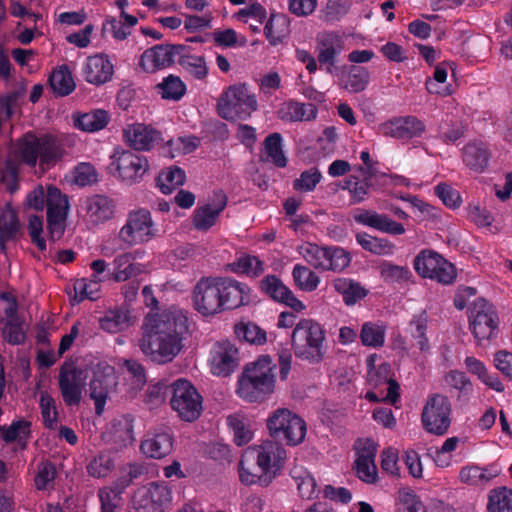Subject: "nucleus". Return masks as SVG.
I'll use <instances>...</instances> for the list:
<instances>
[{"label":"nucleus","mask_w":512,"mask_h":512,"mask_svg":"<svg viewBox=\"0 0 512 512\" xmlns=\"http://www.w3.org/2000/svg\"><path fill=\"white\" fill-rule=\"evenodd\" d=\"M251 288L229 276L201 277L192 290L193 308L203 317H213L225 311L247 306Z\"/></svg>","instance_id":"obj_1"},{"label":"nucleus","mask_w":512,"mask_h":512,"mask_svg":"<svg viewBox=\"0 0 512 512\" xmlns=\"http://www.w3.org/2000/svg\"><path fill=\"white\" fill-rule=\"evenodd\" d=\"M276 365L269 355H262L247 364L238 379L237 394L248 402H261L270 396L275 387Z\"/></svg>","instance_id":"obj_2"},{"label":"nucleus","mask_w":512,"mask_h":512,"mask_svg":"<svg viewBox=\"0 0 512 512\" xmlns=\"http://www.w3.org/2000/svg\"><path fill=\"white\" fill-rule=\"evenodd\" d=\"M256 451V465L259 471H251L241 460L239 463V478L245 485L259 484L266 487L280 474L287 453L284 447L275 442H262Z\"/></svg>","instance_id":"obj_3"},{"label":"nucleus","mask_w":512,"mask_h":512,"mask_svg":"<svg viewBox=\"0 0 512 512\" xmlns=\"http://www.w3.org/2000/svg\"><path fill=\"white\" fill-rule=\"evenodd\" d=\"M325 330L313 319H300L291 334V345L296 358L318 364L326 353Z\"/></svg>","instance_id":"obj_4"},{"label":"nucleus","mask_w":512,"mask_h":512,"mask_svg":"<svg viewBox=\"0 0 512 512\" xmlns=\"http://www.w3.org/2000/svg\"><path fill=\"white\" fill-rule=\"evenodd\" d=\"M19 155L23 163L35 167L50 168L62 159L64 148L61 142L52 134L37 136L32 132L26 133L18 144Z\"/></svg>","instance_id":"obj_5"},{"label":"nucleus","mask_w":512,"mask_h":512,"mask_svg":"<svg viewBox=\"0 0 512 512\" xmlns=\"http://www.w3.org/2000/svg\"><path fill=\"white\" fill-rule=\"evenodd\" d=\"M217 109L219 116L227 121H245L258 109V101L246 83H238L221 94Z\"/></svg>","instance_id":"obj_6"},{"label":"nucleus","mask_w":512,"mask_h":512,"mask_svg":"<svg viewBox=\"0 0 512 512\" xmlns=\"http://www.w3.org/2000/svg\"><path fill=\"white\" fill-rule=\"evenodd\" d=\"M267 428L272 439L264 442H275L282 447V443L288 446L302 443L307 432L306 422L299 415L285 408L277 409L267 419Z\"/></svg>","instance_id":"obj_7"},{"label":"nucleus","mask_w":512,"mask_h":512,"mask_svg":"<svg viewBox=\"0 0 512 512\" xmlns=\"http://www.w3.org/2000/svg\"><path fill=\"white\" fill-rule=\"evenodd\" d=\"M170 405L187 422L196 420L202 411V397L190 381L179 378L170 384Z\"/></svg>","instance_id":"obj_8"},{"label":"nucleus","mask_w":512,"mask_h":512,"mask_svg":"<svg viewBox=\"0 0 512 512\" xmlns=\"http://www.w3.org/2000/svg\"><path fill=\"white\" fill-rule=\"evenodd\" d=\"M452 404L446 395L428 396L421 414L423 428L430 434L442 436L451 425Z\"/></svg>","instance_id":"obj_9"},{"label":"nucleus","mask_w":512,"mask_h":512,"mask_svg":"<svg viewBox=\"0 0 512 512\" xmlns=\"http://www.w3.org/2000/svg\"><path fill=\"white\" fill-rule=\"evenodd\" d=\"M413 266L418 275L449 285L454 282L457 273L452 263L433 250H422L414 258Z\"/></svg>","instance_id":"obj_10"},{"label":"nucleus","mask_w":512,"mask_h":512,"mask_svg":"<svg viewBox=\"0 0 512 512\" xmlns=\"http://www.w3.org/2000/svg\"><path fill=\"white\" fill-rule=\"evenodd\" d=\"M469 328L477 342L490 340L496 334L499 318L498 314L487 300L476 299L468 308Z\"/></svg>","instance_id":"obj_11"},{"label":"nucleus","mask_w":512,"mask_h":512,"mask_svg":"<svg viewBox=\"0 0 512 512\" xmlns=\"http://www.w3.org/2000/svg\"><path fill=\"white\" fill-rule=\"evenodd\" d=\"M70 203L68 195L54 186L48 185V199L46 203L47 232L50 241L60 240L66 230Z\"/></svg>","instance_id":"obj_12"},{"label":"nucleus","mask_w":512,"mask_h":512,"mask_svg":"<svg viewBox=\"0 0 512 512\" xmlns=\"http://www.w3.org/2000/svg\"><path fill=\"white\" fill-rule=\"evenodd\" d=\"M117 385V376L114 366L107 362H99L93 372L89 384V395L95 403V412L101 415L106 405L109 392Z\"/></svg>","instance_id":"obj_13"},{"label":"nucleus","mask_w":512,"mask_h":512,"mask_svg":"<svg viewBox=\"0 0 512 512\" xmlns=\"http://www.w3.org/2000/svg\"><path fill=\"white\" fill-rule=\"evenodd\" d=\"M182 336L163 337L146 334L141 340L140 348L153 361L167 363L172 361L180 352Z\"/></svg>","instance_id":"obj_14"},{"label":"nucleus","mask_w":512,"mask_h":512,"mask_svg":"<svg viewBox=\"0 0 512 512\" xmlns=\"http://www.w3.org/2000/svg\"><path fill=\"white\" fill-rule=\"evenodd\" d=\"M186 50L182 44H158L147 49L141 56L139 65L146 72L170 67Z\"/></svg>","instance_id":"obj_15"},{"label":"nucleus","mask_w":512,"mask_h":512,"mask_svg":"<svg viewBox=\"0 0 512 512\" xmlns=\"http://www.w3.org/2000/svg\"><path fill=\"white\" fill-rule=\"evenodd\" d=\"M210 369L214 376H230L240 364L239 349L232 342H216L210 351Z\"/></svg>","instance_id":"obj_16"},{"label":"nucleus","mask_w":512,"mask_h":512,"mask_svg":"<svg viewBox=\"0 0 512 512\" xmlns=\"http://www.w3.org/2000/svg\"><path fill=\"white\" fill-rule=\"evenodd\" d=\"M423 121L415 116H400L385 121L378 126V133L398 140L420 137L425 131Z\"/></svg>","instance_id":"obj_17"},{"label":"nucleus","mask_w":512,"mask_h":512,"mask_svg":"<svg viewBox=\"0 0 512 512\" xmlns=\"http://www.w3.org/2000/svg\"><path fill=\"white\" fill-rule=\"evenodd\" d=\"M188 331V318L178 309H169L158 314L147 334L163 337L182 336Z\"/></svg>","instance_id":"obj_18"},{"label":"nucleus","mask_w":512,"mask_h":512,"mask_svg":"<svg viewBox=\"0 0 512 512\" xmlns=\"http://www.w3.org/2000/svg\"><path fill=\"white\" fill-rule=\"evenodd\" d=\"M228 198L222 190L213 192L211 201L198 206L193 212V226L198 231H208L213 227L227 206Z\"/></svg>","instance_id":"obj_19"},{"label":"nucleus","mask_w":512,"mask_h":512,"mask_svg":"<svg viewBox=\"0 0 512 512\" xmlns=\"http://www.w3.org/2000/svg\"><path fill=\"white\" fill-rule=\"evenodd\" d=\"M317 61L320 66L326 67L327 73H332V69L337 62V57L344 49V40L336 32L329 31L321 33L316 38Z\"/></svg>","instance_id":"obj_20"},{"label":"nucleus","mask_w":512,"mask_h":512,"mask_svg":"<svg viewBox=\"0 0 512 512\" xmlns=\"http://www.w3.org/2000/svg\"><path fill=\"white\" fill-rule=\"evenodd\" d=\"M82 370L72 365L63 366L59 373V388L63 401L68 406L80 403L82 395Z\"/></svg>","instance_id":"obj_21"},{"label":"nucleus","mask_w":512,"mask_h":512,"mask_svg":"<svg viewBox=\"0 0 512 512\" xmlns=\"http://www.w3.org/2000/svg\"><path fill=\"white\" fill-rule=\"evenodd\" d=\"M353 219L360 225L389 235H402L405 233L403 224L394 221L386 214H380L371 209H357L353 214Z\"/></svg>","instance_id":"obj_22"},{"label":"nucleus","mask_w":512,"mask_h":512,"mask_svg":"<svg viewBox=\"0 0 512 512\" xmlns=\"http://www.w3.org/2000/svg\"><path fill=\"white\" fill-rule=\"evenodd\" d=\"M500 473L501 467L497 463H490L485 466L467 464L460 469L458 478L465 485L485 487L498 477Z\"/></svg>","instance_id":"obj_23"},{"label":"nucleus","mask_w":512,"mask_h":512,"mask_svg":"<svg viewBox=\"0 0 512 512\" xmlns=\"http://www.w3.org/2000/svg\"><path fill=\"white\" fill-rule=\"evenodd\" d=\"M81 208L89 221L94 225H98L113 217L115 203L108 196L94 194L82 200Z\"/></svg>","instance_id":"obj_24"},{"label":"nucleus","mask_w":512,"mask_h":512,"mask_svg":"<svg viewBox=\"0 0 512 512\" xmlns=\"http://www.w3.org/2000/svg\"><path fill=\"white\" fill-rule=\"evenodd\" d=\"M377 448L373 440L366 439L358 448L355 468L358 478L368 484H373L377 480V467L375 457Z\"/></svg>","instance_id":"obj_25"},{"label":"nucleus","mask_w":512,"mask_h":512,"mask_svg":"<svg viewBox=\"0 0 512 512\" xmlns=\"http://www.w3.org/2000/svg\"><path fill=\"white\" fill-rule=\"evenodd\" d=\"M82 76L86 82L99 86L107 83L113 76V65L102 54L87 57L82 66Z\"/></svg>","instance_id":"obj_26"},{"label":"nucleus","mask_w":512,"mask_h":512,"mask_svg":"<svg viewBox=\"0 0 512 512\" xmlns=\"http://www.w3.org/2000/svg\"><path fill=\"white\" fill-rule=\"evenodd\" d=\"M390 372L391 367L388 363H382L377 368L368 369L367 383L373 389H382L384 386H387V392L383 399L395 404L400 398V386L390 376Z\"/></svg>","instance_id":"obj_27"},{"label":"nucleus","mask_w":512,"mask_h":512,"mask_svg":"<svg viewBox=\"0 0 512 512\" xmlns=\"http://www.w3.org/2000/svg\"><path fill=\"white\" fill-rule=\"evenodd\" d=\"M463 163L470 170L482 173L489 165L491 151L486 142L480 140L469 141L461 150Z\"/></svg>","instance_id":"obj_28"},{"label":"nucleus","mask_w":512,"mask_h":512,"mask_svg":"<svg viewBox=\"0 0 512 512\" xmlns=\"http://www.w3.org/2000/svg\"><path fill=\"white\" fill-rule=\"evenodd\" d=\"M356 170L361 177L349 175L341 186L342 190L349 192L351 204H360L368 199L372 187L373 176L370 175L369 171L361 165L357 166Z\"/></svg>","instance_id":"obj_29"},{"label":"nucleus","mask_w":512,"mask_h":512,"mask_svg":"<svg viewBox=\"0 0 512 512\" xmlns=\"http://www.w3.org/2000/svg\"><path fill=\"white\" fill-rule=\"evenodd\" d=\"M317 108L311 103H301L290 99L283 102L278 111L277 116L284 122H302L311 121L317 117Z\"/></svg>","instance_id":"obj_30"},{"label":"nucleus","mask_w":512,"mask_h":512,"mask_svg":"<svg viewBox=\"0 0 512 512\" xmlns=\"http://www.w3.org/2000/svg\"><path fill=\"white\" fill-rule=\"evenodd\" d=\"M154 235L153 222L148 210L130 212V245L147 242Z\"/></svg>","instance_id":"obj_31"},{"label":"nucleus","mask_w":512,"mask_h":512,"mask_svg":"<svg viewBox=\"0 0 512 512\" xmlns=\"http://www.w3.org/2000/svg\"><path fill=\"white\" fill-rule=\"evenodd\" d=\"M140 449L147 457L161 459L173 449L172 435L167 431L155 432L141 442Z\"/></svg>","instance_id":"obj_32"},{"label":"nucleus","mask_w":512,"mask_h":512,"mask_svg":"<svg viewBox=\"0 0 512 512\" xmlns=\"http://www.w3.org/2000/svg\"><path fill=\"white\" fill-rule=\"evenodd\" d=\"M161 140V133L150 125H130V148L136 151H150Z\"/></svg>","instance_id":"obj_33"},{"label":"nucleus","mask_w":512,"mask_h":512,"mask_svg":"<svg viewBox=\"0 0 512 512\" xmlns=\"http://www.w3.org/2000/svg\"><path fill=\"white\" fill-rule=\"evenodd\" d=\"M74 126L84 132H97L104 129L109 121V113L104 109H93L85 113L73 114Z\"/></svg>","instance_id":"obj_34"},{"label":"nucleus","mask_w":512,"mask_h":512,"mask_svg":"<svg viewBox=\"0 0 512 512\" xmlns=\"http://www.w3.org/2000/svg\"><path fill=\"white\" fill-rule=\"evenodd\" d=\"M290 20L282 13H272L264 26V35L271 46L282 44L289 34Z\"/></svg>","instance_id":"obj_35"},{"label":"nucleus","mask_w":512,"mask_h":512,"mask_svg":"<svg viewBox=\"0 0 512 512\" xmlns=\"http://www.w3.org/2000/svg\"><path fill=\"white\" fill-rule=\"evenodd\" d=\"M7 320L2 328V337L10 345H21L26 340V331L23 328V322L17 315L14 307L5 310Z\"/></svg>","instance_id":"obj_36"},{"label":"nucleus","mask_w":512,"mask_h":512,"mask_svg":"<svg viewBox=\"0 0 512 512\" xmlns=\"http://www.w3.org/2000/svg\"><path fill=\"white\" fill-rule=\"evenodd\" d=\"M333 287L336 292L342 295L343 301L347 306L355 305L368 294V290L365 287L349 278H336L333 281Z\"/></svg>","instance_id":"obj_37"},{"label":"nucleus","mask_w":512,"mask_h":512,"mask_svg":"<svg viewBox=\"0 0 512 512\" xmlns=\"http://www.w3.org/2000/svg\"><path fill=\"white\" fill-rule=\"evenodd\" d=\"M428 321L427 312L422 310L412 316L408 327L411 338L416 342L420 351L424 353L430 350V341L427 335Z\"/></svg>","instance_id":"obj_38"},{"label":"nucleus","mask_w":512,"mask_h":512,"mask_svg":"<svg viewBox=\"0 0 512 512\" xmlns=\"http://www.w3.org/2000/svg\"><path fill=\"white\" fill-rule=\"evenodd\" d=\"M31 436V422L19 418L12 421L9 426L4 425L3 441L6 444L16 442L21 450H25Z\"/></svg>","instance_id":"obj_39"},{"label":"nucleus","mask_w":512,"mask_h":512,"mask_svg":"<svg viewBox=\"0 0 512 512\" xmlns=\"http://www.w3.org/2000/svg\"><path fill=\"white\" fill-rule=\"evenodd\" d=\"M445 381L450 387V392L455 390L457 393L455 395L456 401L461 404H466L472 395L473 385L467 375L458 370H450L445 375Z\"/></svg>","instance_id":"obj_40"},{"label":"nucleus","mask_w":512,"mask_h":512,"mask_svg":"<svg viewBox=\"0 0 512 512\" xmlns=\"http://www.w3.org/2000/svg\"><path fill=\"white\" fill-rule=\"evenodd\" d=\"M115 5L120 10V19L107 18L103 23L102 31L116 40H124L128 36V13L125 10L127 0H115Z\"/></svg>","instance_id":"obj_41"},{"label":"nucleus","mask_w":512,"mask_h":512,"mask_svg":"<svg viewBox=\"0 0 512 512\" xmlns=\"http://www.w3.org/2000/svg\"><path fill=\"white\" fill-rule=\"evenodd\" d=\"M126 486H128V480L122 479L119 483H116L113 487L104 488L99 490V499L101 502V512H119L122 505V493Z\"/></svg>","instance_id":"obj_42"},{"label":"nucleus","mask_w":512,"mask_h":512,"mask_svg":"<svg viewBox=\"0 0 512 512\" xmlns=\"http://www.w3.org/2000/svg\"><path fill=\"white\" fill-rule=\"evenodd\" d=\"M370 82V73L363 66L351 65L342 78V87L349 93L364 91Z\"/></svg>","instance_id":"obj_43"},{"label":"nucleus","mask_w":512,"mask_h":512,"mask_svg":"<svg viewBox=\"0 0 512 512\" xmlns=\"http://www.w3.org/2000/svg\"><path fill=\"white\" fill-rule=\"evenodd\" d=\"M228 269L235 274H241L255 278L264 272V262L257 256L243 254L239 256L234 262L229 263Z\"/></svg>","instance_id":"obj_44"},{"label":"nucleus","mask_w":512,"mask_h":512,"mask_svg":"<svg viewBox=\"0 0 512 512\" xmlns=\"http://www.w3.org/2000/svg\"><path fill=\"white\" fill-rule=\"evenodd\" d=\"M290 475L294 479L302 499L311 500L318 497L320 490L317 489V482L309 471L302 467H295L291 470Z\"/></svg>","instance_id":"obj_45"},{"label":"nucleus","mask_w":512,"mask_h":512,"mask_svg":"<svg viewBox=\"0 0 512 512\" xmlns=\"http://www.w3.org/2000/svg\"><path fill=\"white\" fill-rule=\"evenodd\" d=\"M356 242L366 251L381 256L394 253L395 244L386 238L371 236L366 232L356 234Z\"/></svg>","instance_id":"obj_46"},{"label":"nucleus","mask_w":512,"mask_h":512,"mask_svg":"<svg viewBox=\"0 0 512 512\" xmlns=\"http://www.w3.org/2000/svg\"><path fill=\"white\" fill-rule=\"evenodd\" d=\"M49 86L56 96L64 97L71 94L76 87L72 74L67 66L63 65L54 70L49 77Z\"/></svg>","instance_id":"obj_47"},{"label":"nucleus","mask_w":512,"mask_h":512,"mask_svg":"<svg viewBox=\"0 0 512 512\" xmlns=\"http://www.w3.org/2000/svg\"><path fill=\"white\" fill-rule=\"evenodd\" d=\"M234 333L239 340L249 344L260 346L267 342L266 331L251 321H240L236 323Z\"/></svg>","instance_id":"obj_48"},{"label":"nucleus","mask_w":512,"mask_h":512,"mask_svg":"<svg viewBox=\"0 0 512 512\" xmlns=\"http://www.w3.org/2000/svg\"><path fill=\"white\" fill-rule=\"evenodd\" d=\"M186 181L185 171L178 166H170L161 171L156 178L157 186L163 194H170Z\"/></svg>","instance_id":"obj_49"},{"label":"nucleus","mask_w":512,"mask_h":512,"mask_svg":"<svg viewBox=\"0 0 512 512\" xmlns=\"http://www.w3.org/2000/svg\"><path fill=\"white\" fill-rule=\"evenodd\" d=\"M264 151L267 160L278 168H284L287 165V158L283 151V137L280 133L269 134L263 142Z\"/></svg>","instance_id":"obj_50"},{"label":"nucleus","mask_w":512,"mask_h":512,"mask_svg":"<svg viewBox=\"0 0 512 512\" xmlns=\"http://www.w3.org/2000/svg\"><path fill=\"white\" fill-rule=\"evenodd\" d=\"M191 48L186 46L184 53L178 58L179 65L186 70L190 75L198 80H203L207 77L208 67L203 56L190 54Z\"/></svg>","instance_id":"obj_51"},{"label":"nucleus","mask_w":512,"mask_h":512,"mask_svg":"<svg viewBox=\"0 0 512 512\" xmlns=\"http://www.w3.org/2000/svg\"><path fill=\"white\" fill-rule=\"evenodd\" d=\"M386 330L383 325L375 322H365L360 331L362 345L372 348H380L385 343Z\"/></svg>","instance_id":"obj_52"},{"label":"nucleus","mask_w":512,"mask_h":512,"mask_svg":"<svg viewBox=\"0 0 512 512\" xmlns=\"http://www.w3.org/2000/svg\"><path fill=\"white\" fill-rule=\"evenodd\" d=\"M156 89L163 99L178 101L184 96L186 85L178 76L170 74L157 84Z\"/></svg>","instance_id":"obj_53"},{"label":"nucleus","mask_w":512,"mask_h":512,"mask_svg":"<svg viewBox=\"0 0 512 512\" xmlns=\"http://www.w3.org/2000/svg\"><path fill=\"white\" fill-rule=\"evenodd\" d=\"M295 285L302 291H315L320 283L319 276L308 267L296 264L292 270Z\"/></svg>","instance_id":"obj_54"},{"label":"nucleus","mask_w":512,"mask_h":512,"mask_svg":"<svg viewBox=\"0 0 512 512\" xmlns=\"http://www.w3.org/2000/svg\"><path fill=\"white\" fill-rule=\"evenodd\" d=\"M327 260L324 271L342 272L352 260L351 254L339 246H327Z\"/></svg>","instance_id":"obj_55"},{"label":"nucleus","mask_w":512,"mask_h":512,"mask_svg":"<svg viewBox=\"0 0 512 512\" xmlns=\"http://www.w3.org/2000/svg\"><path fill=\"white\" fill-rule=\"evenodd\" d=\"M379 272L386 283L406 282L412 277V272L408 267L396 265L390 261H383L379 266Z\"/></svg>","instance_id":"obj_56"},{"label":"nucleus","mask_w":512,"mask_h":512,"mask_svg":"<svg viewBox=\"0 0 512 512\" xmlns=\"http://www.w3.org/2000/svg\"><path fill=\"white\" fill-rule=\"evenodd\" d=\"M115 467V456L110 452H102L94 457L87 466L90 476L106 477Z\"/></svg>","instance_id":"obj_57"},{"label":"nucleus","mask_w":512,"mask_h":512,"mask_svg":"<svg viewBox=\"0 0 512 512\" xmlns=\"http://www.w3.org/2000/svg\"><path fill=\"white\" fill-rule=\"evenodd\" d=\"M108 173L116 179L125 180L128 171V151L120 146L114 148L107 167Z\"/></svg>","instance_id":"obj_58"},{"label":"nucleus","mask_w":512,"mask_h":512,"mask_svg":"<svg viewBox=\"0 0 512 512\" xmlns=\"http://www.w3.org/2000/svg\"><path fill=\"white\" fill-rule=\"evenodd\" d=\"M512 510V490L502 487L489 493L487 511L505 512Z\"/></svg>","instance_id":"obj_59"},{"label":"nucleus","mask_w":512,"mask_h":512,"mask_svg":"<svg viewBox=\"0 0 512 512\" xmlns=\"http://www.w3.org/2000/svg\"><path fill=\"white\" fill-rule=\"evenodd\" d=\"M128 322V309H113L105 313L100 319V327L106 332L117 333Z\"/></svg>","instance_id":"obj_60"},{"label":"nucleus","mask_w":512,"mask_h":512,"mask_svg":"<svg viewBox=\"0 0 512 512\" xmlns=\"http://www.w3.org/2000/svg\"><path fill=\"white\" fill-rule=\"evenodd\" d=\"M73 183L78 187L93 186L98 182V172L89 162L78 163L72 170Z\"/></svg>","instance_id":"obj_61"},{"label":"nucleus","mask_w":512,"mask_h":512,"mask_svg":"<svg viewBox=\"0 0 512 512\" xmlns=\"http://www.w3.org/2000/svg\"><path fill=\"white\" fill-rule=\"evenodd\" d=\"M262 293L276 302H280L288 293V287L276 275H267L259 282Z\"/></svg>","instance_id":"obj_62"},{"label":"nucleus","mask_w":512,"mask_h":512,"mask_svg":"<svg viewBox=\"0 0 512 512\" xmlns=\"http://www.w3.org/2000/svg\"><path fill=\"white\" fill-rule=\"evenodd\" d=\"M322 179V173L317 167H312L303 171L298 178L293 181V189L298 192H312Z\"/></svg>","instance_id":"obj_63"},{"label":"nucleus","mask_w":512,"mask_h":512,"mask_svg":"<svg viewBox=\"0 0 512 512\" xmlns=\"http://www.w3.org/2000/svg\"><path fill=\"white\" fill-rule=\"evenodd\" d=\"M57 476L55 464L50 460H43L37 466V472L34 477V484L37 490L44 491L48 489Z\"/></svg>","instance_id":"obj_64"}]
</instances>
